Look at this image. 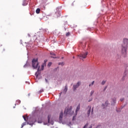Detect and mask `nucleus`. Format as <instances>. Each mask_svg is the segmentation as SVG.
<instances>
[{
  "mask_svg": "<svg viewBox=\"0 0 128 128\" xmlns=\"http://www.w3.org/2000/svg\"><path fill=\"white\" fill-rule=\"evenodd\" d=\"M128 38H124L122 44V54H123L124 57L126 56V52L128 50Z\"/></svg>",
  "mask_w": 128,
  "mask_h": 128,
  "instance_id": "1",
  "label": "nucleus"
},
{
  "mask_svg": "<svg viewBox=\"0 0 128 128\" xmlns=\"http://www.w3.org/2000/svg\"><path fill=\"white\" fill-rule=\"evenodd\" d=\"M94 81H93L91 84H89V86H94Z\"/></svg>",
  "mask_w": 128,
  "mask_h": 128,
  "instance_id": "16",
  "label": "nucleus"
},
{
  "mask_svg": "<svg viewBox=\"0 0 128 128\" xmlns=\"http://www.w3.org/2000/svg\"><path fill=\"white\" fill-rule=\"evenodd\" d=\"M44 64H46V62H48V60H44Z\"/></svg>",
  "mask_w": 128,
  "mask_h": 128,
  "instance_id": "28",
  "label": "nucleus"
},
{
  "mask_svg": "<svg viewBox=\"0 0 128 128\" xmlns=\"http://www.w3.org/2000/svg\"><path fill=\"white\" fill-rule=\"evenodd\" d=\"M80 85V82H78L76 84H74L73 86V90H76Z\"/></svg>",
  "mask_w": 128,
  "mask_h": 128,
  "instance_id": "5",
  "label": "nucleus"
},
{
  "mask_svg": "<svg viewBox=\"0 0 128 128\" xmlns=\"http://www.w3.org/2000/svg\"><path fill=\"white\" fill-rule=\"evenodd\" d=\"M50 54L52 56L51 58H56V54L54 53H50Z\"/></svg>",
  "mask_w": 128,
  "mask_h": 128,
  "instance_id": "8",
  "label": "nucleus"
},
{
  "mask_svg": "<svg viewBox=\"0 0 128 128\" xmlns=\"http://www.w3.org/2000/svg\"><path fill=\"white\" fill-rule=\"evenodd\" d=\"M108 102L106 101V104H108Z\"/></svg>",
  "mask_w": 128,
  "mask_h": 128,
  "instance_id": "31",
  "label": "nucleus"
},
{
  "mask_svg": "<svg viewBox=\"0 0 128 128\" xmlns=\"http://www.w3.org/2000/svg\"><path fill=\"white\" fill-rule=\"evenodd\" d=\"M92 99L91 98L90 100H88V102H92Z\"/></svg>",
  "mask_w": 128,
  "mask_h": 128,
  "instance_id": "30",
  "label": "nucleus"
},
{
  "mask_svg": "<svg viewBox=\"0 0 128 128\" xmlns=\"http://www.w3.org/2000/svg\"><path fill=\"white\" fill-rule=\"evenodd\" d=\"M48 122L50 124V116L48 115Z\"/></svg>",
  "mask_w": 128,
  "mask_h": 128,
  "instance_id": "15",
  "label": "nucleus"
},
{
  "mask_svg": "<svg viewBox=\"0 0 128 128\" xmlns=\"http://www.w3.org/2000/svg\"><path fill=\"white\" fill-rule=\"evenodd\" d=\"M92 112H94V108H92Z\"/></svg>",
  "mask_w": 128,
  "mask_h": 128,
  "instance_id": "27",
  "label": "nucleus"
},
{
  "mask_svg": "<svg viewBox=\"0 0 128 128\" xmlns=\"http://www.w3.org/2000/svg\"><path fill=\"white\" fill-rule=\"evenodd\" d=\"M94 90L91 91L90 94V96H92V94H94Z\"/></svg>",
  "mask_w": 128,
  "mask_h": 128,
  "instance_id": "17",
  "label": "nucleus"
},
{
  "mask_svg": "<svg viewBox=\"0 0 128 128\" xmlns=\"http://www.w3.org/2000/svg\"><path fill=\"white\" fill-rule=\"evenodd\" d=\"M38 70H40V66H38Z\"/></svg>",
  "mask_w": 128,
  "mask_h": 128,
  "instance_id": "32",
  "label": "nucleus"
},
{
  "mask_svg": "<svg viewBox=\"0 0 128 128\" xmlns=\"http://www.w3.org/2000/svg\"><path fill=\"white\" fill-rule=\"evenodd\" d=\"M124 100V98H122L120 99V102H123V100Z\"/></svg>",
  "mask_w": 128,
  "mask_h": 128,
  "instance_id": "23",
  "label": "nucleus"
},
{
  "mask_svg": "<svg viewBox=\"0 0 128 128\" xmlns=\"http://www.w3.org/2000/svg\"><path fill=\"white\" fill-rule=\"evenodd\" d=\"M80 105H78L77 106L76 110V112H78V110H80Z\"/></svg>",
  "mask_w": 128,
  "mask_h": 128,
  "instance_id": "14",
  "label": "nucleus"
},
{
  "mask_svg": "<svg viewBox=\"0 0 128 128\" xmlns=\"http://www.w3.org/2000/svg\"><path fill=\"white\" fill-rule=\"evenodd\" d=\"M36 78H38V72L36 74Z\"/></svg>",
  "mask_w": 128,
  "mask_h": 128,
  "instance_id": "24",
  "label": "nucleus"
},
{
  "mask_svg": "<svg viewBox=\"0 0 128 128\" xmlns=\"http://www.w3.org/2000/svg\"><path fill=\"white\" fill-rule=\"evenodd\" d=\"M70 35V32L66 33V36H68Z\"/></svg>",
  "mask_w": 128,
  "mask_h": 128,
  "instance_id": "18",
  "label": "nucleus"
},
{
  "mask_svg": "<svg viewBox=\"0 0 128 128\" xmlns=\"http://www.w3.org/2000/svg\"><path fill=\"white\" fill-rule=\"evenodd\" d=\"M106 84V81L104 80H103L102 82V86H104V84Z\"/></svg>",
  "mask_w": 128,
  "mask_h": 128,
  "instance_id": "19",
  "label": "nucleus"
},
{
  "mask_svg": "<svg viewBox=\"0 0 128 128\" xmlns=\"http://www.w3.org/2000/svg\"><path fill=\"white\" fill-rule=\"evenodd\" d=\"M88 111L87 114H88V116H90V112L92 110V106H88Z\"/></svg>",
  "mask_w": 128,
  "mask_h": 128,
  "instance_id": "6",
  "label": "nucleus"
},
{
  "mask_svg": "<svg viewBox=\"0 0 128 128\" xmlns=\"http://www.w3.org/2000/svg\"><path fill=\"white\" fill-rule=\"evenodd\" d=\"M34 124V122H27V124H30V126H32V124Z\"/></svg>",
  "mask_w": 128,
  "mask_h": 128,
  "instance_id": "10",
  "label": "nucleus"
},
{
  "mask_svg": "<svg viewBox=\"0 0 128 128\" xmlns=\"http://www.w3.org/2000/svg\"><path fill=\"white\" fill-rule=\"evenodd\" d=\"M23 118H24V120L26 122V120H26V118L24 116H23Z\"/></svg>",
  "mask_w": 128,
  "mask_h": 128,
  "instance_id": "21",
  "label": "nucleus"
},
{
  "mask_svg": "<svg viewBox=\"0 0 128 128\" xmlns=\"http://www.w3.org/2000/svg\"><path fill=\"white\" fill-rule=\"evenodd\" d=\"M26 122H24L23 124H22L21 128H24V126H26Z\"/></svg>",
  "mask_w": 128,
  "mask_h": 128,
  "instance_id": "13",
  "label": "nucleus"
},
{
  "mask_svg": "<svg viewBox=\"0 0 128 128\" xmlns=\"http://www.w3.org/2000/svg\"><path fill=\"white\" fill-rule=\"evenodd\" d=\"M63 116H64V114L62 113V112H61L60 114V117H59L60 120H62Z\"/></svg>",
  "mask_w": 128,
  "mask_h": 128,
  "instance_id": "7",
  "label": "nucleus"
},
{
  "mask_svg": "<svg viewBox=\"0 0 128 128\" xmlns=\"http://www.w3.org/2000/svg\"><path fill=\"white\" fill-rule=\"evenodd\" d=\"M71 112H72V106H70L68 109L66 108L65 109V110L64 112V114L65 116H66V114L72 115V113H70Z\"/></svg>",
  "mask_w": 128,
  "mask_h": 128,
  "instance_id": "4",
  "label": "nucleus"
},
{
  "mask_svg": "<svg viewBox=\"0 0 128 128\" xmlns=\"http://www.w3.org/2000/svg\"><path fill=\"white\" fill-rule=\"evenodd\" d=\"M32 66L33 68H38V58L33 59L32 60Z\"/></svg>",
  "mask_w": 128,
  "mask_h": 128,
  "instance_id": "2",
  "label": "nucleus"
},
{
  "mask_svg": "<svg viewBox=\"0 0 128 128\" xmlns=\"http://www.w3.org/2000/svg\"><path fill=\"white\" fill-rule=\"evenodd\" d=\"M58 64H59V65H60V64H61L62 66H64V62H59V63H58Z\"/></svg>",
  "mask_w": 128,
  "mask_h": 128,
  "instance_id": "20",
  "label": "nucleus"
},
{
  "mask_svg": "<svg viewBox=\"0 0 128 128\" xmlns=\"http://www.w3.org/2000/svg\"><path fill=\"white\" fill-rule=\"evenodd\" d=\"M106 88H106H104V90H105Z\"/></svg>",
  "mask_w": 128,
  "mask_h": 128,
  "instance_id": "34",
  "label": "nucleus"
},
{
  "mask_svg": "<svg viewBox=\"0 0 128 128\" xmlns=\"http://www.w3.org/2000/svg\"><path fill=\"white\" fill-rule=\"evenodd\" d=\"M45 80H46V82H48V79L46 78Z\"/></svg>",
  "mask_w": 128,
  "mask_h": 128,
  "instance_id": "26",
  "label": "nucleus"
},
{
  "mask_svg": "<svg viewBox=\"0 0 128 128\" xmlns=\"http://www.w3.org/2000/svg\"><path fill=\"white\" fill-rule=\"evenodd\" d=\"M106 88H106H104V90H105Z\"/></svg>",
  "mask_w": 128,
  "mask_h": 128,
  "instance_id": "35",
  "label": "nucleus"
},
{
  "mask_svg": "<svg viewBox=\"0 0 128 128\" xmlns=\"http://www.w3.org/2000/svg\"><path fill=\"white\" fill-rule=\"evenodd\" d=\"M74 116L73 117V120H74Z\"/></svg>",
  "mask_w": 128,
  "mask_h": 128,
  "instance_id": "33",
  "label": "nucleus"
},
{
  "mask_svg": "<svg viewBox=\"0 0 128 128\" xmlns=\"http://www.w3.org/2000/svg\"><path fill=\"white\" fill-rule=\"evenodd\" d=\"M68 92V86H65V88L64 90V94H66V92Z\"/></svg>",
  "mask_w": 128,
  "mask_h": 128,
  "instance_id": "9",
  "label": "nucleus"
},
{
  "mask_svg": "<svg viewBox=\"0 0 128 128\" xmlns=\"http://www.w3.org/2000/svg\"><path fill=\"white\" fill-rule=\"evenodd\" d=\"M44 66H46V63L42 65V68H41L42 70H44Z\"/></svg>",
  "mask_w": 128,
  "mask_h": 128,
  "instance_id": "11",
  "label": "nucleus"
},
{
  "mask_svg": "<svg viewBox=\"0 0 128 128\" xmlns=\"http://www.w3.org/2000/svg\"><path fill=\"white\" fill-rule=\"evenodd\" d=\"M88 54V52H86L85 53H82L78 56L79 58H80V60H82V58H86Z\"/></svg>",
  "mask_w": 128,
  "mask_h": 128,
  "instance_id": "3",
  "label": "nucleus"
},
{
  "mask_svg": "<svg viewBox=\"0 0 128 128\" xmlns=\"http://www.w3.org/2000/svg\"><path fill=\"white\" fill-rule=\"evenodd\" d=\"M62 92H61L60 93V96H62Z\"/></svg>",
  "mask_w": 128,
  "mask_h": 128,
  "instance_id": "29",
  "label": "nucleus"
},
{
  "mask_svg": "<svg viewBox=\"0 0 128 128\" xmlns=\"http://www.w3.org/2000/svg\"><path fill=\"white\" fill-rule=\"evenodd\" d=\"M40 8H37L36 10V13L37 14H40Z\"/></svg>",
  "mask_w": 128,
  "mask_h": 128,
  "instance_id": "12",
  "label": "nucleus"
},
{
  "mask_svg": "<svg viewBox=\"0 0 128 128\" xmlns=\"http://www.w3.org/2000/svg\"><path fill=\"white\" fill-rule=\"evenodd\" d=\"M38 124H42V120H38Z\"/></svg>",
  "mask_w": 128,
  "mask_h": 128,
  "instance_id": "25",
  "label": "nucleus"
},
{
  "mask_svg": "<svg viewBox=\"0 0 128 128\" xmlns=\"http://www.w3.org/2000/svg\"><path fill=\"white\" fill-rule=\"evenodd\" d=\"M52 66V62H49L48 64V66Z\"/></svg>",
  "mask_w": 128,
  "mask_h": 128,
  "instance_id": "22",
  "label": "nucleus"
}]
</instances>
